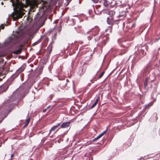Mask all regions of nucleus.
I'll list each match as a JSON object with an SVG mask.
<instances>
[{"label":"nucleus","mask_w":160,"mask_h":160,"mask_svg":"<svg viewBox=\"0 0 160 160\" xmlns=\"http://www.w3.org/2000/svg\"><path fill=\"white\" fill-rule=\"evenodd\" d=\"M122 47H123L125 48L123 49H122L121 50V53H120V54L122 55L124 53H125L126 51V48H128L129 46V45L127 43H125L124 44H122L121 45Z\"/></svg>","instance_id":"obj_6"},{"label":"nucleus","mask_w":160,"mask_h":160,"mask_svg":"<svg viewBox=\"0 0 160 160\" xmlns=\"http://www.w3.org/2000/svg\"><path fill=\"white\" fill-rule=\"evenodd\" d=\"M98 136L100 138L102 137L101 135L100 134L98 135Z\"/></svg>","instance_id":"obj_30"},{"label":"nucleus","mask_w":160,"mask_h":160,"mask_svg":"<svg viewBox=\"0 0 160 160\" xmlns=\"http://www.w3.org/2000/svg\"><path fill=\"white\" fill-rule=\"evenodd\" d=\"M98 99H97L96 100L95 102L93 103V104L92 105V106H91V108L92 109L97 104L98 101Z\"/></svg>","instance_id":"obj_16"},{"label":"nucleus","mask_w":160,"mask_h":160,"mask_svg":"<svg viewBox=\"0 0 160 160\" xmlns=\"http://www.w3.org/2000/svg\"><path fill=\"white\" fill-rule=\"evenodd\" d=\"M147 49V46H142L139 48V49L138 52H135V54L136 55L138 56L139 58H141L146 54Z\"/></svg>","instance_id":"obj_2"},{"label":"nucleus","mask_w":160,"mask_h":160,"mask_svg":"<svg viewBox=\"0 0 160 160\" xmlns=\"http://www.w3.org/2000/svg\"><path fill=\"white\" fill-rule=\"evenodd\" d=\"M99 31L98 27L97 26H95L94 28H91L86 33H85L84 34L87 36L88 39L89 40H90L92 38L93 36V34L91 33L89 35V33L93 31H95L98 32H99Z\"/></svg>","instance_id":"obj_3"},{"label":"nucleus","mask_w":160,"mask_h":160,"mask_svg":"<svg viewBox=\"0 0 160 160\" xmlns=\"http://www.w3.org/2000/svg\"><path fill=\"white\" fill-rule=\"evenodd\" d=\"M148 78H145V82H148Z\"/></svg>","instance_id":"obj_26"},{"label":"nucleus","mask_w":160,"mask_h":160,"mask_svg":"<svg viewBox=\"0 0 160 160\" xmlns=\"http://www.w3.org/2000/svg\"><path fill=\"white\" fill-rule=\"evenodd\" d=\"M112 30V27L109 26L108 27V28L105 30V32H111Z\"/></svg>","instance_id":"obj_14"},{"label":"nucleus","mask_w":160,"mask_h":160,"mask_svg":"<svg viewBox=\"0 0 160 160\" xmlns=\"http://www.w3.org/2000/svg\"><path fill=\"white\" fill-rule=\"evenodd\" d=\"M103 4L105 7L107 6L108 5V2L106 0H104Z\"/></svg>","instance_id":"obj_18"},{"label":"nucleus","mask_w":160,"mask_h":160,"mask_svg":"<svg viewBox=\"0 0 160 160\" xmlns=\"http://www.w3.org/2000/svg\"><path fill=\"white\" fill-rule=\"evenodd\" d=\"M70 1H68V3H67V5H68V4H69V2H70Z\"/></svg>","instance_id":"obj_32"},{"label":"nucleus","mask_w":160,"mask_h":160,"mask_svg":"<svg viewBox=\"0 0 160 160\" xmlns=\"http://www.w3.org/2000/svg\"><path fill=\"white\" fill-rule=\"evenodd\" d=\"M50 107V106H48L45 110L44 111H46L47 109H48Z\"/></svg>","instance_id":"obj_28"},{"label":"nucleus","mask_w":160,"mask_h":160,"mask_svg":"<svg viewBox=\"0 0 160 160\" xmlns=\"http://www.w3.org/2000/svg\"><path fill=\"white\" fill-rule=\"evenodd\" d=\"M148 85V82H145L144 83V86L145 88Z\"/></svg>","instance_id":"obj_24"},{"label":"nucleus","mask_w":160,"mask_h":160,"mask_svg":"<svg viewBox=\"0 0 160 160\" xmlns=\"http://www.w3.org/2000/svg\"><path fill=\"white\" fill-rule=\"evenodd\" d=\"M30 120V117L26 119V122L25 125L24 126V127H27L29 124Z\"/></svg>","instance_id":"obj_12"},{"label":"nucleus","mask_w":160,"mask_h":160,"mask_svg":"<svg viewBox=\"0 0 160 160\" xmlns=\"http://www.w3.org/2000/svg\"><path fill=\"white\" fill-rule=\"evenodd\" d=\"M1 3H2V4H3V2H2Z\"/></svg>","instance_id":"obj_33"},{"label":"nucleus","mask_w":160,"mask_h":160,"mask_svg":"<svg viewBox=\"0 0 160 160\" xmlns=\"http://www.w3.org/2000/svg\"><path fill=\"white\" fill-rule=\"evenodd\" d=\"M23 38V34L19 29L16 31L13 35L5 41L7 45L11 47L20 41Z\"/></svg>","instance_id":"obj_1"},{"label":"nucleus","mask_w":160,"mask_h":160,"mask_svg":"<svg viewBox=\"0 0 160 160\" xmlns=\"http://www.w3.org/2000/svg\"><path fill=\"white\" fill-rule=\"evenodd\" d=\"M41 38H42V37H41V38H40L38 41H37L34 42L32 44V46H35V45H36L37 44H38L41 41Z\"/></svg>","instance_id":"obj_15"},{"label":"nucleus","mask_w":160,"mask_h":160,"mask_svg":"<svg viewBox=\"0 0 160 160\" xmlns=\"http://www.w3.org/2000/svg\"><path fill=\"white\" fill-rule=\"evenodd\" d=\"M16 16H15V15H14L13 16V18L15 20H16L17 19H18V18H20V17L19 16H17V15H16Z\"/></svg>","instance_id":"obj_19"},{"label":"nucleus","mask_w":160,"mask_h":160,"mask_svg":"<svg viewBox=\"0 0 160 160\" xmlns=\"http://www.w3.org/2000/svg\"><path fill=\"white\" fill-rule=\"evenodd\" d=\"M100 138L98 136L96 138H95L94 139L92 140V142H94L96 140Z\"/></svg>","instance_id":"obj_21"},{"label":"nucleus","mask_w":160,"mask_h":160,"mask_svg":"<svg viewBox=\"0 0 160 160\" xmlns=\"http://www.w3.org/2000/svg\"><path fill=\"white\" fill-rule=\"evenodd\" d=\"M70 124V122H64L62 123L61 125V128H64L67 127Z\"/></svg>","instance_id":"obj_9"},{"label":"nucleus","mask_w":160,"mask_h":160,"mask_svg":"<svg viewBox=\"0 0 160 160\" xmlns=\"http://www.w3.org/2000/svg\"><path fill=\"white\" fill-rule=\"evenodd\" d=\"M100 134L102 136L103 135L102 133H101Z\"/></svg>","instance_id":"obj_31"},{"label":"nucleus","mask_w":160,"mask_h":160,"mask_svg":"<svg viewBox=\"0 0 160 160\" xmlns=\"http://www.w3.org/2000/svg\"><path fill=\"white\" fill-rule=\"evenodd\" d=\"M22 45H20L19 46V49L18 50L13 51V53L16 54H18L22 52Z\"/></svg>","instance_id":"obj_8"},{"label":"nucleus","mask_w":160,"mask_h":160,"mask_svg":"<svg viewBox=\"0 0 160 160\" xmlns=\"http://www.w3.org/2000/svg\"><path fill=\"white\" fill-rule=\"evenodd\" d=\"M14 156V155L13 154H12L11 155V158H12Z\"/></svg>","instance_id":"obj_27"},{"label":"nucleus","mask_w":160,"mask_h":160,"mask_svg":"<svg viewBox=\"0 0 160 160\" xmlns=\"http://www.w3.org/2000/svg\"><path fill=\"white\" fill-rule=\"evenodd\" d=\"M8 85L7 83H4L0 86V89L2 92H5L8 88Z\"/></svg>","instance_id":"obj_7"},{"label":"nucleus","mask_w":160,"mask_h":160,"mask_svg":"<svg viewBox=\"0 0 160 160\" xmlns=\"http://www.w3.org/2000/svg\"><path fill=\"white\" fill-rule=\"evenodd\" d=\"M92 1L95 3H97L99 0H92Z\"/></svg>","instance_id":"obj_23"},{"label":"nucleus","mask_w":160,"mask_h":160,"mask_svg":"<svg viewBox=\"0 0 160 160\" xmlns=\"http://www.w3.org/2000/svg\"><path fill=\"white\" fill-rule=\"evenodd\" d=\"M59 140H60H60H61V141H62V139H60L59 140H58V142H59V143H60V141H59Z\"/></svg>","instance_id":"obj_29"},{"label":"nucleus","mask_w":160,"mask_h":160,"mask_svg":"<svg viewBox=\"0 0 160 160\" xmlns=\"http://www.w3.org/2000/svg\"><path fill=\"white\" fill-rule=\"evenodd\" d=\"M52 47L50 44H49V46L48 47V49L49 50V53L51 51Z\"/></svg>","instance_id":"obj_20"},{"label":"nucleus","mask_w":160,"mask_h":160,"mask_svg":"<svg viewBox=\"0 0 160 160\" xmlns=\"http://www.w3.org/2000/svg\"><path fill=\"white\" fill-rule=\"evenodd\" d=\"M107 13L110 16V17H114L115 14V11L114 10H109Z\"/></svg>","instance_id":"obj_10"},{"label":"nucleus","mask_w":160,"mask_h":160,"mask_svg":"<svg viewBox=\"0 0 160 160\" xmlns=\"http://www.w3.org/2000/svg\"><path fill=\"white\" fill-rule=\"evenodd\" d=\"M66 134V132H64L63 134H61V135H59L58 136V137L59 138H62Z\"/></svg>","instance_id":"obj_17"},{"label":"nucleus","mask_w":160,"mask_h":160,"mask_svg":"<svg viewBox=\"0 0 160 160\" xmlns=\"http://www.w3.org/2000/svg\"><path fill=\"white\" fill-rule=\"evenodd\" d=\"M104 73V72H102L99 76V78H101L102 76L103 75V74Z\"/></svg>","instance_id":"obj_22"},{"label":"nucleus","mask_w":160,"mask_h":160,"mask_svg":"<svg viewBox=\"0 0 160 160\" xmlns=\"http://www.w3.org/2000/svg\"><path fill=\"white\" fill-rule=\"evenodd\" d=\"M25 69V68L23 66H21L17 70V73H20L23 71Z\"/></svg>","instance_id":"obj_11"},{"label":"nucleus","mask_w":160,"mask_h":160,"mask_svg":"<svg viewBox=\"0 0 160 160\" xmlns=\"http://www.w3.org/2000/svg\"><path fill=\"white\" fill-rule=\"evenodd\" d=\"M60 123H59L57 124V125H54L50 129L49 131V132L48 133V132H43L44 133L46 134L47 136V137H48L49 135V133L52 132V131H54L55 129L58 128V127L60 125Z\"/></svg>","instance_id":"obj_4"},{"label":"nucleus","mask_w":160,"mask_h":160,"mask_svg":"<svg viewBox=\"0 0 160 160\" xmlns=\"http://www.w3.org/2000/svg\"><path fill=\"white\" fill-rule=\"evenodd\" d=\"M134 24L132 23H129L127 26V27L130 29L134 27Z\"/></svg>","instance_id":"obj_13"},{"label":"nucleus","mask_w":160,"mask_h":160,"mask_svg":"<svg viewBox=\"0 0 160 160\" xmlns=\"http://www.w3.org/2000/svg\"><path fill=\"white\" fill-rule=\"evenodd\" d=\"M106 130H105L102 132L103 135H104L106 133Z\"/></svg>","instance_id":"obj_25"},{"label":"nucleus","mask_w":160,"mask_h":160,"mask_svg":"<svg viewBox=\"0 0 160 160\" xmlns=\"http://www.w3.org/2000/svg\"><path fill=\"white\" fill-rule=\"evenodd\" d=\"M107 22L108 24L112 25L115 23V21L114 20L113 17H109L107 18Z\"/></svg>","instance_id":"obj_5"},{"label":"nucleus","mask_w":160,"mask_h":160,"mask_svg":"<svg viewBox=\"0 0 160 160\" xmlns=\"http://www.w3.org/2000/svg\"><path fill=\"white\" fill-rule=\"evenodd\" d=\"M2 29H4V28H2Z\"/></svg>","instance_id":"obj_34"}]
</instances>
